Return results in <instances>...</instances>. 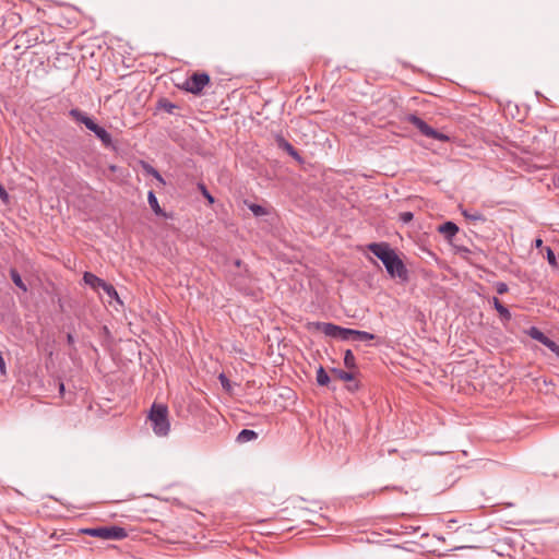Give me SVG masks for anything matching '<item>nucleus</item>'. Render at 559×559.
Returning a JSON list of instances; mask_svg holds the SVG:
<instances>
[{
    "label": "nucleus",
    "mask_w": 559,
    "mask_h": 559,
    "mask_svg": "<svg viewBox=\"0 0 559 559\" xmlns=\"http://www.w3.org/2000/svg\"><path fill=\"white\" fill-rule=\"evenodd\" d=\"M344 365L352 369L356 366V358L350 349H347L344 355Z\"/></svg>",
    "instance_id": "nucleus-22"
},
{
    "label": "nucleus",
    "mask_w": 559,
    "mask_h": 559,
    "mask_svg": "<svg viewBox=\"0 0 559 559\" xmlns=\"http://www.w3.org/2000/svg\"><path fill=\"white\" fill-rule=\"evenodd\" d=\"M103 290L110 299H115L120 305H122L116 288L111 284L106 283V285L103 287Z\"/></svg>",
    "instance_id": "nucleus-20"
},
{
    "label": "nucleus",
    "mask_w": 559,
    "mask_h": 559,
    "mask_svg": "<svg viewBox=\"0 0 559 559\" xmlns=\"http://www.w3.org/2000/svg\"><path fill=\"white\" fill-rule=\"evenodd\" d=\"M145 170L148 175L153 176L155 179H157L159 182L165 183L162 175L152 166L147 165L145 166Z\"/></svg>",
    "instance_id": "nucleus-24"
},
{
    "label": "nucleus",
    "mask_w": 559,
    "mask_h": 559,
    "mask_svg": "<svg viewBox=\"0 0 559 559\" xmlns=\"http://www.w3.org/2000/svg\"><path fill=\"white\" fill-rule=\"evenodd\" d=\"M147 201H148L151 209L153 210V212L156 215H165L163 210L160 209L157 198L153 191H148Z\"/></svg>",
    "instance_id": "nucleus-16"
},
{
    "label": "nucleus",
    "mask_w": 559,
    "mask_h": 559,
    "mask_svg": "<svg viewBox=\"0 0 559 559\" xmlns=\"http://www.w3.org/2000/svg\"><path fill=\"white\" fill-rule=\"evenodd\" d=\"M164 108L167 112L171 114L173 110L176 108V106L171 103H166V104H164Z\"/></svg>",
    "instance_id": "nucleus-31"
},
{
    "label": "nucleus",
    "mask_w": 559,
    "mask_h": 559,
    "mask_svg": "<svg viewBox=\"0 0 559 559\" xmlns=\"http://www.w3.org/2000/svg\"><path fill=\"white\" fill-rule=\"evenodd\" d=\"M406 121L413 124L415 128H417L419 132L427 138L440 142H448L450 140V138L447 134L437 131L416 115H408L406 117Z\"/></svg>",
    "instance_id": "nucleus-3"
},
{
    "label": "nucleus",
    "mask_w": 559,
    "mask_h": 559,
    "mask_svg": "<svg viewBox=\"0 0 559 559\" xmlns=\"http://www.w3.org/2000/svg\"><path fill=\"white\" fill-rule=\"evenodd\" d=\"M59 389H60V393H63V391H64V385H63V383H60Z\"/></svg>",
    "instance_id": "nucleus-35"
},
{
    "label": "nucleus",
    "mask_w": 559,
    "mask_h": 559,
    "mask_svg": "<svg viewBox=\"0 0 559 559\" xmlns=\"http://www.w3.org/2000/svg\"><path fill=\"white\" fill-rule=\"evenodd\" d=\"M508 285L503 282H498L496 284V290L498 294L502 295V294H506L508 292Z\"/></svg>",
    "instance_id": "nucleus-29"
},
{
    "label": "nucleus",
    "mask_w": 559,
    "mask_h": 559,
    "mask_svg": "<svg viewBox=\"0 0 559 559\" xmlns=\"http://www.w3.org/2000/svg\"><path fill=\"white\" fill-rule=\"evenodd\" d=\"M382 263L391 277H399L401 280L407 278V269L395 251Z\"/></svg>",
    "instance_id": "nucleus-4"
},
{
    "label": "nucleus",
    "mask_w": 559,
    "mask_h": 559,
    "mask_svg": "<svg viewBox=\"0 0 559 559\" xmlns=\"http://www.w3.org/2000/svg\"><path fill=\"white\" fill-rule=\"evenodd\" d=\"M81 533L104 540H121L128 536L123 527L115 525L83 528Z\"/></svg>",
    "instance_id": "nucleus-2"
},
{
    "label": "nucleus",
    "mask_w": 559,
    "mask_h": 559,
    "mask_svg": "<svg viewBox=\"0 0 559 559\" xmlns=\"http://www.w3.org/2000/svg\"><path fill=\"white\" fill-rule=\"evenodd\" d=\"M88 130L92 131L102 142L104 145L108 146L112 142V138L109 132H107L106 129L98 126L96 122H94L92 126H88Z\"/></svg>",
    "instance_id": "nucleus-9"
},
{
    "label": "nucleus",
    "mask_w": 559,
    "mask_h": 559,
    "mask_svg": "<svg viewBox=\"0 0 559 559\" xmlns=\"http://www.w3.org/2000/svg\"><path fill=\"white\" fill-rule=\"evenodd\" d=\"M337 373V377L343 381H352L354 379L353 373L344 371V370H334Z\"/></svg>",
    "instance_id": "nucleus-27"
},
{
    "label": "nucleus",
    "mask_w": 559,
    "mask_h": 559,
    "mask_svg": "<svg viewBox=\"0 0 559 559\" xmlns=\"http://www.w3.org/2000/svg\"><path fill=\"white\" fill-rule=\"evenodd\" d=\"M199 189L201 190L202 194L206 198L209 203H214V198L212 194L206 190L205 186L203 183H199Z\"/></svg>",
    "instance_id": "nucleus-28"
},
{
    "label": "nucleus",
    "mask_w": 559,
    "mask_h": 559,
    "mask_svg": "<svg viewBox=\"0 0 559 559\" xmlns=\"http://www.w3.org/2000/svg\"><path fill=\"white\" fill-rule=\"evenodd\" d=\"M492 305L502 320H504V321L511 320V312L509 311V309L507 307H504L500 302V300L497 297L492 298Z\"/></svg>",
    "instance_id": "nucleus-14"
},
{
    "label": "nucleus",
    "mask_w": 559,
    "mask_h": 559,
    "mask_svg": "<svg viewBox=\"0 0 559 559\" xmlns=\"http://www.w3.org/2000/svg\"><path fill=\"white\" fill-rule=\"evenodd\" d=\"M368 250L374 254L379 260H381V262H383L384 260H386L390 254H392L394 252V250L385 242H381V243H370L368 246Z\"/></svg>",
    "instance_id": "nucleus-7"
},
{
    "label": "nucleus",
    "mask_w": 559,
    "mask_h": 559,
    "mask_svg": "<svg viewBox=\"0 0 559 559\" xmlns=\"http://www.w3.org/2000/svg\"><path fill=\"white\" fill-rule=\"evenodd\" d=\"M542 246H543V240H542L540 238H537V239L535 240V247H536V248H540Z\"/></svg>",
    "instance_id": "nucleus-33"
},
{
    "label": "nucleus",
    "mask_w": 559,
    "mask_h": 559,
    "mask_svg": "<svg viewBox=\"0 0 559 559\" xmlns=\"http://www.w3.org/2000/svg\"><path fill=\"white\" fill-rule=\"evenodd\" d=\"M209 83L210 76L206 73H194L186 80L183 88L197 95L200 94Z\"/></svg>",
    "instance_id": "nucleus-5"
},
{
    "label": "nucleus",
    "mask_w": 559,
    "mask_h": 559,
    "mask_svg": "<svg viewBox=\"0 0 559 559\" xmlns=\"http://www.w3.org/2000/svg\"><path fill=\"white\" fill-rule=\"evenodd\" d=\"M527 334L535 341H538L552 353L559 354V346L549 337H547L539 329L532 326L528 329Z\"/></svg>",
    "instance_id": "nucleus-6"
},
{
    "label": "nucleus",
    "mask_w": 559,
    "mask_h": 559,
    "mask_svg": "<svg viewBox=\"0 0 559 559\" xmlns=\"http://www.w3.org/2000/svg\"><path fill=\"white\" fill-rule=\"evenodd\" d=\"M316 326L319 331H321L324 335L333 338H338L341 326L330 322H318Z\"/></svg>",
    "instance_id": "nucleus-8"
},
{
    "label": "nucleus",
    "mask_w": 559,
    "mask_h": 559,
    "mask_svg": "<svg viewBox=\"0 0 559 559\" xmlns=\"http://www.w3.org/2000/svg\"><path fill=\"white\" fill-rule=\"evenodd\" d=\"M353 335H354L353 329H346V328L341 326L338 340L347 341V340L352 338Z\"/></svg>",
    "instance_id": "nucleus-23"
},
{
    "label": "nucleus",
    "mask_w": 559,
    "mask_h": 559,
    "mask_svg": "<svg viewBox=\"0 0 559 559\" xmlns=\"http://www.w3.org/2000/svg\"><path fill=\"white\" fill-rule=\"evenodd\" d=\"M148 419L152 423V428L155 435L165 437L170 430V424L168 420L167 406L163 404H153L148 414Z\"/></svg>",
    "instance_id": "nucleus-1"
},
{
    "label": "nucleus",
    "mask_w": 559,
    "mask_h": 559,
    "mask_svg": "<svg viewBox=\"0 0 559 559\" xmlns=\"http://www.w3.org/2000/svg\"><path fill=\"white\" fill-rule=\"evenodd\" d=\"M67 341H68V344L72 345L74 344V337L72 334H68L67 335Z\"/></svg>",
    "instance_id": "nucleus-32"
},
{
    "label": "nucleus",
    "mask_w": 559,
    "mask_h": 559,
    "mask_svg": "<svg viewBox=\"0 0 559 559\" xmlns=\"http://www.w3.org/2000/svg\"><path fill=\"white\" fill-rule=\"evenodd\" d=\"M276 142H277V145L280 148L286 151L296 160L301 162V157H300L299 153L297 152V150L289 142H287L284 138L278 136Z\"/></svg>",
    "instance_id": "nucleus-12"
},
{
    "label": "nucleus",
    "mask_w": 559,
    "mask_h": 559,
    "mask_svg": "<svg viewBox=\"0 0 559 559\" xmlns=\"http://www.w3.org/2000/svg\"><path fill=\"white\" fill-rule=\"evenodd\" d=\"M69 115L78 122L83 123L87 129L88 126H92L95 121L90 118L84 111L73 108L69 111Z\"/></svg>",
    "instance_id": "nucleus-11"
},
{
    "label": "nucleus",
    "mask_w": 559,
    "mask_h": 559,
    "mask_svg": "<svg viewBox=\"0 0 559 559\" xmlns=\"http://www.w3.org/2000/svg\"><path fill=\"white\" fill-rule=\"evenodd\" d=\"M317 382L319 385H326L330 382V377L323 367L317 370Z\"/></svg>",
    "instance_id": "nucleus-21"
},
{
    "label": "nucleus",
    "mask_w": 559,
    "mask_h": 559,
    "mask_svg": "<svg viewBox=\"0 0 559 559\" xmlns=\"http://www.w3.org/2000/svg\"><path fill=\"white\" fill-rule=\"evenodd\" d=\"M249 209L251 210V212L255 215V216H262L264 214H266V211L263 206L259 205V204H251L249 206Z\"/></svg>",
    "instance_id": "nucleus-26"
},
{
    "label": "nucleus",
    "mask_w": 559,
    "mask_h": 559,
    "mask_svg": "<svg viewBox=\"0 0 559 559\" xmlns=\"http://www.w3.org/2000/svg\"><path fill=\"white\" fill-rule=\"evenodd\" d=\"M257 438L258 433L255 431L250 429H242L237 437V441L240 443H245L248 441L255 440Z\"/></svg>",
    "instance_id": "nucleus-15"
},
{
    "label": "nucleus",
    "mask_w": 559,
    "mask_h": 559,
    "mask_svg": "<svg viewBox=\"0 0 559 559\" xmlns=\"http://www.w3.org/2000/svg\"><path fill=\"white\" fill-rule=\"evenodd\" d=\"M10 276H11V280L12 282L20 288L22 289L23 292H27V286L25 285V283L23 282L20 273L15 270V269H11L10 270Z\"/></svg>",
    "instance_id": "nucleus-18"
},
{
    "label": "nucleus",
    "mask_w": 559,
    "mask_h": 559,
    "mask_svg": "<svg viewBox=\"0 0 559 559\" xmlns=\"http://www.w3.org/2000/svg\"><path fill=\"white\" fill-rule=\"evenodd\" d=\"M439 231L447 238L451 239L459 233V227L452 222H445L439 226Z\"/></svg>",
    "instance_id": "nucleus-13"
},
{
    "label": "nucleus",
    "mask_w": 559,
    "mask_h": 559,
    "mask_svg": "<svg viewBox=\"0 0 559 559\" xmlns=\"http://www.w3.org/2000/svg\"><path fill=\"white\" fill-rule=\"evenodd\" d=\"M352 338L355 341L367 342L374 340L376 335L366 331L354 330V335L352 336Z\"/></svg>",
    "instance_id": "nucleus-19"
},
{
    "label": "nucleus",
    "mask_w": 559,
    "mask_h": 559,
    "mask_svg": "<svg viewBox=\"0 0 559 559\" xmlns=\"http://www.w3.org/2000/svg\"><path fill=\"white\" fill-rule=\"evenodd\" d=\"M462 214L466 219L472 222L484 223L486 221L485 216L478 211L462 210Z\"/></svg>",
    "instance_id": "nucleus-17"
},
{
    "label": "nucleus",
    "mask_w": 559,
    "mask_h": 559,
    "mask_svg": "<svg viewBox=\"0 0 559 559\" xmlns=\"http://www.w3.org/2000/svg\"><path fill=\"white\" fill-rule=\"evenodd\" d=\"M546 252H547V261H548V263L551 266L557 267L558 263H557V259H556L555 252L549 247L546 249Z\"/></svg>",
    "instance_id": "nucleus-25"
},
{
    "label": "nucleus",
    "mask_w": 559,
    "mask_h": 559,
    "mask_svg": "<svg viewBox=\"0 0 559 559\" xmlns=\"http://www.w3.org/2000/svg\"><path fill=\"white\" fill-rule=\"evenodd\" d=\"M413 213L412 212H403L400 214V218L404 223H408L413 219Z\"/></svg>",
    "instance_id": "nucleus-30"
},
{
    "label": "nucleus",
    "mask_w": 559,
    "mask_h": 559,
    "mask_svg": "<svg viewBox=\"0 0 559 559\" xmlns=\"http://www.w3.org/2000/svg\"><path fill=\"white\" fill-rule=\"evenodd\" d=\"M219 379H221V381H222L223 385H224V384L226 383V381H227V379H226V377H225L224 374H221V376H219Z\"/></svg>",
    "instance_id": "nucleus-34"
},
{
    "label": "nucleus",
    "mask_w": 559,
    "mask_h": 559,
    "mask_svg": "<svg viewBox=\"0 0 559 559\" xmlns=\"http://www.w3.org/2000/svg\"><path fill=\"white\" fill-rule=\"evenodd\" d=\"M83 281L86 285H88L95 290L103 289V287L106 285V282L104 280L99 278L98 276L90 272L84 273Z\"/></svg>",
    "instance_id": "nucleus-10"
}]
</instances>
